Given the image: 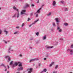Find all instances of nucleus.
Masks as SVG:
<instances>
[{
	"instance_id": "1",
	"label": "nucleus",
	"mask_w": 73,
	"mask_h": 73,
	"mask_svg": "<svg viewBox=\"0 0 73 73\" xmlns=\"http://www.w3.org/2000/svg\"><path fill=\"white\" fill-rule=\"evenodd\" d=\"M26 12V10H23L21 12V13L22 15H25V12Z\"/></svg>"
},
{
	"instance_id": "2",
	"label": "nucleus",
	"mask_w": 73,
	"mask_h": 73,
	"mask_svg": "<svg viewBox=\"0 0 73 73\" xmlns=\"http://www.w3.org/2000/svg\"><path fill=\"white\" fill-rule=\"evenodd\" d=\"M70 50V54L71 55H72L73 54V50H70V49H68V50Z\"/></svg>"
},
{
	"instance_id": "3",
	"label": "nucleus",
	"mask_w": 73,
	"mask_h": 73,
	"mask_svg": "<svg viewBox=\"0 0 73 73\" xmlns=\"http://www.w3.org/2000/svg\"><path fill=\"white\" fill-rule=\"evenodd\" d=\"M52 5L54 7H56V2L55 1H54L52 2Z\"/></svg>"
},
{
	"instance_id": "4",
	"label": "nucleus",
	"mask_w": 73,
	"mask_h": 73,
	"mask_svg": "<svg viewBox=\"0 0 73 73\" xmlns=\"http://www.w3.org/2000/svg\"><path fill=\"white\" fill-rule=\"evenodd\" d=\"M32 68H29L27 70L29 71V73H31L32 72Z\"/></svg>"
},
{
	"instance_id": "5",
	"label": "nucleus",
	"mask_w": 73,
	"mask_h": 73,
	"mask_svg": "<svg viewBox=\"0 0 73 73\" xmlns=\"http://www.w3.org/2000/svg\"><path fill=\"white\" fill-rule=\"evenodd\" d=\"M13 9H15V10H16V11H17L18 12H19V9H17V8H16V7H13Z\"/></svg>"
},
{
	"instance_id": "6",
	"label": "nucleus",
	"mask_w": 73,
	"mask_h": 73,
	"mask_svg": "<svg viewBox=\"0 0 73 73\" xmlns=\"http://www.w3.org/2000/svg\"><path fill=\"white\" fill-rule=\"evenodd\" d=\"M55 20H56V22H60V21L59 20V19H58V18H56L55 19Z\"/></svg>"
},
{
	"instance_id": "7",
	"label": "nucleus",
	"mask_w": 73,
	"mask_h": 73,
	"mask_svg": "<svg viewBox=\"0 0 73 73\" xmlns=\"http://www.w3.org/2000/svg\"><path fill=\"white\" fill-rule=\"evenodd\" d=\"M20 63V62H15L14 64L15 65H16V66H17V65L19 64V63Z\"/></svg>"
},
{
	"instance_id": "8",
	"label": "nucleus",
	"mask_w": 73,
	"mask_h": 73,
	"mask_svg": "<svg viewBox=\"0 0 73 73\" xmlns=\"http://www.w3.org/2000/svg\"><path fill=\"white\" fill-rule=\"evenodd\" d=\"M38 21V19L36 21H35V22L33 23H32V25H33V24H35L36 23V22H37Z\"/></svg>"
},
{
	"instance_id": "9",
	"label": "nucleus",
	"mask_w": 73,
	"mask_h": 73,
	"mask_svg": "<svg viewBox=\"0 0 73 73\" xmlns=\"http://www.w3.org/2000/svg\"><path fill=\"white\" fill-rule=\"evenodd\" d=\"M41 9V8H40L37 11V12H36V13H40V10Z\"/></svg>"
},
{
	"instance_id": "10",
	"label": "nucleus",
	"mask_w": 73,
	"mask_h": 73,
	"mask_svg": "<svg viewBox=\"0 0 73 73\" xmlns=\"http://www.w3.org/2000/svg\"><path fill=\"white\" fill-rule=\"evenodd\" d=\"M54 63L53 62H52L51 64L50 65V66L51 67L52 66V65H53L54 64Z\"/></svg>"
},
{
	"instance_id": "11",
	"label": "nucleus",
	"mask_w": 73,
	"mask_h": 73,
	"mask_svg": "<svg viewBox=\"0 0 73 73\" xmlns=\"http://www.w3.org/2000/svg\"><path fill=\"white\" fill-rule=\"evenodd\" d=\"M19 67L21 66H22V64H21V63L19 62Z\"/></svg>"
},
{
	"instance_id": "12",
	"label": "nucleus",
	"mask_w": 73,
	"mask_h": 73,
	"mask_svg": "<svg viewBox=\"0 0 73 73\" xmlns=\"http://www.w3.org/2000/svg\"><path fill=\"white\" fill-rule=\"evenodd\" d=\"M35 60H36V59H31L30 60L29 62H31V61H35Z\"/></svg>"
},
{
	"instance_id": "13",
	"label": "nucleus",
	"mask_w": 73,
	"mask_h": 73,
	"mask_svg": "<svg viewBox=\"0 0 73 73\" xmlns=\"http://www.w3.org/2000/svg\"><path fill=\"white\" fill-rule=\"evenodd\" d=\"M43 72H46V69H44V70L42 72H41L40 73H42Z\"/></svg>"
},
{
	"instance_id": "14",
	"label": "nucleus",
	"mask_w": 73,
	"mask_h": 73,
	"mask_svg": "<svg viewBox=\"0 0 73 73\" xmlns=\"http://www.w3.org/2000/svg\"><path fill=\"white\" fill-rule=\"evenodd\" d=\"M29 5L28 4H26L25 6V7H29Z\"/></svg>"
},
{
	"instance_id": "15",
	"label": "nucleus",
	"mask_w": 73,
	"mask_h": 73,
	"mask_svg": "<svg viewBox=\"0 0 73 73\" xmlns=\"http://www.w3.org/2000/svg\"><path fill=\"white\" fill-rule=\"evenodd\" d=\"M52 25L54 27H56V24H55V23H52Z\"/></svg>"
},
{
	"instance_id": "16",
	"label": "nucleus",
	"mask_w": 73,
	"mask_h": 73,
	"mask_svg": "<svg viewBox=\"0 0 73 73\" xmlns=\"http://www.w3.org/2000/svg\"><path fill=\"white\" fill-rule=\"evenodd\" d=\"M19 16H20V14H19V13L18 12L17 14V18L19 17Z\"/></svg>"
},
{
	"instance_id": "17",
	"label": "nucleus",
	"mask_w": 73,
	"mask_h": 73,
	"mask_svg": "<svg viewBox=\"0 0 73 73\" xmlns=\"http://www.w3.org/2000/svg\"><path fill=\"white\" fill-rule=\"evenodd\" d=\"M4 32H5L6 35L8 34V31H6V30L4 31Z\"/></svg>"
},
{
	"instance_id": "18",
	"label": "nucleus",
	"mask_w": 73,
	"mask_h": 73,
	"mask_svg": "<svg viewBox=\"0 0 73 73\" xmlns=\"http://www.w3.org/2000/svg\"><path fill=\"white\" fill-rule=\"evenodd\" d=\"M35 33L36 36H38V35H39V33L38 32L36 33Z\"/></svg>"
},
{
	"instance_id": "19",
	"label": "nucleus",
	"mask_w": 73,
	"mask_h": 73,
	"mask_svg": "<svg viewBox=\"0 0 73 73\" xmlns=\"http://www.w3.org/2000/svg\"><path fill=\"white\" fill-rule=\"evenodd\" d=\"M64 10L65 11H68V9L66 8H65Z\"/></svg>"
},
{
	"instance_id": "20",
	"label": "nucleus",
	"mask_w": 73,
	"mask_h": 73,
	"mask_svg": "<svg viewBox=\"0 0 73 73\" xmlns=\"http://www.w3.org/2000/svg\"><path fill=\"white\" fill-rule=\"evenodd\" d=\"M51 15V13H50L49 14H47V16H50Z\"/></svg>"
},
{
	"instance_id": "21",
	"label": "nucleus",
	"mask_w": 73,
	"mask_h": 73,
	"mask_svg": "<svg viewBox=\"0 0 73 73\" xmlns=\"http://www.w3.org/2000/svg\"><path fill=\"white\" fill-rule=\"evenodd\" d=\"M64 25H65V26H67V25H68V23H65L64 24Z\"/></svg>"
},
{
	"instance_id": "22",
	"label": "nucleus",
	"mask_w": 73,
	"mask_h": 73,
	"mask_svg": "<svg viewBox=\"0 0 73 73\" xmlns=\"http://www.w3.org/2000/svg\"><path fill=\"white\" fill-rule=\"evenodd\" d=\"M17 70L19 71H20L21 70V69L20 68H18V69H17Z\"/></svg>"
},
{
	"instance_id": "23",
	"label": "nucleus",
	"mask_w": 73,
	"mask_h": 73,
	"mask_svg": "<svg viewBox=\"0 0 73 73\" xmlns=\"http://www.w3.org/2000/svg\"><path fill=\"white\" fill-rule=\"evenodd\" d=\"M58 65H57L56 66L55 68V69H57V68H58Z\"/></svg>"
},
{
	"instance_id": "24",
	"label": "nucleus",
	"mask_w": 73,
	"mask_h": 73,
	"mask_svg": "<svg viewBox=\"0 0 73 73\" xmlns=\"http://www.w3.org/2000/svg\"><path fill=\"white\" fill-rule=\"evenodd\" d=\"M16 17V15L15 14L14 16H13V17Z\"/></svg>"
},
{
	"instance_id": "25",
	"label": "nucleus",
	"mask_w": 73,
	"mask_h": 73,
	"mask_svg": "<svg viewBox=\"0 0 73 73\" xmlns=\"http://www.w3.org/2000/svg\"><path fill=\"white\" fill-rule=\"evenodd\" d=\"M53 48V46H52L51 47H48L47 48Z\"/></svg>"
},
{
	"instance_id": "26",
	"label": "nucleus",
	"mask_w": 73,
	"mask_h": 73,
	"mask_svg": "<svg viewBox=\"0 0 73 73\" xmlns=\"http://www.w3.org/2000/svg\"><path fill=\"white\" fill-rule=\"evenodd\" d=\"M20 69H21V70H23V67H21Z\"/></svg>"
},
{
	"instance_id": "27",
	"label": "nucleus",
	"mask_w": 73,
	"mask_h": 73,
	"mask_svg": "<svg viewBox=\"0 0 73 73\" xmlns=\"http://www.w3.org/2000/svg\"><path fill=\"white\" fill-rule=\"evenodd\" d=\"M2 32V31L1 30H0V35H1V33Z\"/></svg>"
},
{
	"instance_id": "28",
	"label": "nucleus",
	"mask_w": 73,
	"mask_h": 73,
	"mask_svg": "<svg viewBox=\"0 0 73 73\" xmlns=\"http://www.w3.org/2000/svg\"><path fill=\"white\" fill-rule=\"evenodd\" d=\"M13 61H11V62H10V65H12V63H13Z\"/></svg>"
},
{
	"instance_id": "29",
	"label": "nucleus",
	"mask_w": 73,
	"mask_h": 73,
	"mask_svg": "<svg viewBox=\"0 0 73 73\" xmlns=\"http://www.w3.org/2000/svg\"><path fill=\"white\" fill-rule=\"evenodd\" d=\"M58 29H60V27H58L57 28V30H58Z\"/></svg>"
},
{
	"instance_id": "30",
	"label": "nucleus",
	"mask_w": 73,
	"mask_h": 73,
	"mask_svg": "<svg viewBox=\"0 0 73 73\" xmlns=\"http://www.w3.org/2000/svg\"><path fill=\"white\" fill-rule=\"evenodd\" d=\"M58 31L59 32H61V31H62V30L61 29H59V30Z\"/></svg>"
},
{
	"instance_id": "31",
	"label": "nucleus",
	"mask_w": 73,
	"mask_h": 73,
	"mask_svg": "<svg viewBox=\"0 0 73 73\" xmlns=\"http://www.w3.org/2000/svg\"><path fill=\"white\" fill-rule=\"evenodd\" d=\"M44 40H45V39H46V36H44Z\"/></svg>"
},
{
	"instance_id": "32",
	"label": "nucleus",
	"mask_w": 73,
	"mask_h": 73,
	"mask_svg": "<svg viewBox=\"0 0 73 73\" xmlns=\"http://www.w3.org/2000/svg\"><path fill=\"white\" fill-rule=\"evenodd\" d=\"M38 17V14L36 15V17Z\"/></svg>"
},
{
	"instance_id": "33",
	"label": "nucleus",
	"mask_w": 73,
	"mask_h": 73,
	"mask_svg": "<svg viewBox=\"0 0 73 73\" xmlns=\"http://www.w3.org/2000/svg\"><path fill=\"white\" fill-rule=\"evenodd\" d=\"M71 48H73V44H72L71 46Z\"/></svg>"
},
{
	"instance_id": "34",
	"label": "nucleus",
	"mask_w": 73,
	"mask_h": 73,
	"mask_svg": "<svg viewBox=\"0 0 73 73\" xmlns=\"http://www.w3.org/2000/svg\"><path fill=\"white\" fill-rule=\"evenodd\" d=\"M8 60L9 61H11V58H9L8 59Z\"/></svg>"
},
{
	"instance_id": "35",
	"label": "nucleus",
	"mask_w": 73,
	"mask_h": 73,
	"mask_svg": "<svg viewBox=\"0 0 73 73\" xmlns=\"http://www.w3.org/2000/svg\"><path fill=\"white\" fill-rule=\"evenodd\" d=\"M57 73V71L55 72V71H54L53 72V73Z\"/></svg>"
},
{
	"instance_id": "36",
	"label": "nucleus",
	"mask_w": 73,
	"mask_h": 73,
	"mask_svg": "<svg viewBox=\"0 0 73 73\" xmlns=\"http://www.w3.org/2000/svg\"><path fill=\"white\" fill-rule=\"evenodd\" d=\"M17 32H16L14 33V34L15 35V34H17Z\"/></svg>"
},
{
	"instance_id": "37",
	"label": "nucleus",
	"mask_w": 73,
	"mask_h": 73,
	"mask_svg": "<svg viewBox=\"0 0 73 73\" xmlns=\"http://www.w3.org/2000/svg\"><path fill=\"white\" fill-rule=\"evenodd\" d=\"M30 15L31 16H32L33 15V13H31L30 14Z\"/></svg>"
},
{
	"instance_id": "38",
	"label": "nucleus",
	"mask_w": 73,
	"mask_h": 73,
	"mask_svg": "<svg viewBox=\"0 0 73 73\" xmlns=\"http://www.w3.org/2000/svg\"><path fill=\"white\" fill-rule=\"evenodd\" d=\"M19 27H16V28H17V29H19Z\"/></svg>"
},
{
	"instance_id": "39",
	"label": "nucleus",
	"mask_w": 73,
	"mask_h": 73,
	"mask_svg": "<svg viewBox=\"0 0 73 73\" xmlns=\"http://www.w3.org/2000/svg\"><path fill=\"white\" fill-rule=\"evenodd\" d=\"M29 20H30V19L29 18H28V21H29Z\"/></svg>"
},
{
	"instance_id": "40",
	"label": "nucleus",
	"mask_w": 73,
	"mask_h": 73,
	"mask_svg": "<svg viewBox=\"0 0 73 73\" xmlns=\"http://www.w3.org/2000/svg\"><path fill=\"white\" fill-rule=\"evenodd\" d=\"M24 25V23H23L22 25V27H23Z\"/></svg>"
},
{
	"instance_id": "41",
	"label": "nucleus",
	"mask_w": 73,
	"mask_h": 73,
	"mask_svg": "<svg viewBox=\"0 0 73 73\" xmlns=\"http://www.w3.org/2000/svg\"><path fill=\"white\" fill-rule=\"evenodd\" d=\"M32 7H34L35 6V5L33 4L31 5Z\"/></svg>"
},
{
	"instance_id": "42",
	"label": "nucleus",
	"mask_w": 73,
	"mask_h": 73,
	"mask_svg": "<svg viewBox=\"0 0 73 73\" xmlns=\"http://www.w3.org/2000/svg\"><path fill=\"white\" fill-rule=\"evenodd\" d=\"M61 3H64V1H61Z\"/></svg>"
},
{
	"instance_id": "43",
	"label": "nucleus",
	"mask_w": 73,
	"mask_h": 73,
	"mask_svg": "<svg viewBox=\"0 0 73 73\" xmlns=\"http://www.w3.org/2000/svg\"><path fill=\"white\" fill-rule=\"evenodd\" d=\"M46 58H44V60H46Z\"/></svg>"
},
{
	"instance_id": "44",
	"label": "nucleus",
	"mask_w": 73,
	"mask_h": 73,
	"mask_svg": "<svg viewBox=\"0 0 73 73\" xmlns=\"http://www.w3.org/2000/svg\"><path fill=\"white\" fill-rule=\"evenodd\" d=\"M39 3V1H38L37 2V3Z\"/></svg>"
},
{
	"instance_id": "45",
	"label": "nucleus",
	"mask_w": 73,
	"mask_h": 73,
	"mask_svg": "<svg viewBox=\"0 0 73 73\" xmlns=\"http://www.w3.org/2000/svg\"><path fill=\"white\" fill-rule=\"evenodd\" d=\"M32 24L31 25H30L29 26V27H31V26H32Z\"/></svg>"
},
{
	"instance_id": "46",
	"label": "nucleus",
	"mask_w": 73,
	"mask_h": 73,
	"mask_svg": "<svg viewBox=\"0 0 73 73\" xmlns=\"http://www.w3.org/2000/svg\"><path fill=\"white\" fill-rule=\"evenodd\" d=\"M20 56L21 57V56H22V55H21V54H20Z\"/></svg>"
},
{
	"instance_id": "47",
	"label": "nucleus",
	"mask_w": 73,
	"mask_h": 73,
	"mask_svg": "<svg viewBox=\"0 0 73 73\" xmlns=\"http://www.w3.org/2000/svg\"><path fill=\"white\" fill-rule=\"evenodd\" d=\"M40 65H41V64H39V66H40Z\"/></svg>"
},
{
	"instance_id": "48",
	"label": "nucleus",
	"mask_w": 73,
	"mask_h": 73,
	"mask_svg": "<svg viewBox=\"0 0 73 73\" xmlns=\"http://www.w3.org/2000/svg\"><path fill=\"white\" fill-rule=\"evenodd\" d=\"M5 44H7V42H5Z\"/></svg>"
},
{
	"instance_id": "49",
	"label": "nucleus",
	"mask_w": 73,
	"mask_h": 73,
	"mask_svg": "<svg viewBox=\"0 0 73 73\" xmlns=\"http://www.w3.org/2000/svg\"><path fill=\"white\" fill-rule=\"evenodd\" d=\"M8 57V56H6V58H7V57Z\"/></svg>"
},
{
	"instance_id": "50",
	"label": "nucleus",
	"mask_w": 73,
	"mask_h": 73,
	"mask_svg": "<svg viewBox=\"0 0 73 73\" xmlns=\"http://www.w3.org/2000/svg\"><path fill=\"white\" fill-rule=\"evenodd\" d=\"M10 49H11V48H9V50H10Z\"/></svg>"
},
{
	"instance_id": "51",
	"label": "nucleus",
	"mask_w": 73,
	"mask_h": 73,
	"mask_svg": "<svg viewBox=\"0 0 73 73\" xmlns=\"http://www.w3.org/2000/svg\"><path fill=\"white\" fill-rule=\"evenodd\" d=\"M9 67L8 66V69H9Z\"/></svg>"
},
{
	"instance_id": "52",
	"label": "nucleus",
	"mask_w": 73,
	"mask_h": 73,
	"mask_svg": "<svg viewBox=\"0 0 73 73\" xmlns=\"http://www.w3.org/2000/svg\"><path fill=\"white\" fill-rule=\"evenodd\" d=\"M7 73H9V71H7Z\"/></svg>"
},
{
	"instance_id": "53",
	"label": "nucleus",
	"mask_w": 73,
	"mask_h": 73,
	"mask_svg": "<svg viewBox=\"0 0 73 73\" xmlns=\"http://www.w3.org/2000/svg\"><path fill=\"white\" fill-rule=\"evenodd\" d=\"M17 73H20V72H17Z\"/></svg>"
},
{
	"instance_id": "54",
	"label": "nucleus",
	"mask_w": 73,
	"mask_h": 73,
	"mask_svg": "<svg viewBox=\"0 0 73 73\" xmlns=\"http://www.w3.org/2000/svg\"><path fill=\"white\" fill-rule=\"evenodd\" d=\"M44 5H42V7H43V6H44Z\"/></svg>"
},
{
	"instance_id": "55",
	"label": "nucleus",
	"mask_w": 73,
	"mask_h": 73,
	"mask_svg": "<svg viewBox=\"0 0 73 73\" xmlns=\"http://www.w3.org/2000/svg\"><path fill=\"white\" fill-rule=\"evenodd\" d=\"M4 67L5 68H6V67L5 66H4Z\"/></svg>"
},
{
	"instance_id": "56",
	"label": "nucleus",
	"mask_w": 73,
	"mask_h": 73,
	"mask_svg": "<svg viewBox=\"0 0 73 73\" xmlns=\"http://www.w3.org/2000/svg\"><path fill=\"white\" fill-rule=\"evenodd\" d=\"M1 9V8L0 7V10Z\"/></svg>"
},
{
	"instance_id": "57",
	"label": "nucleus",
	"mask_w": 73,
	"mask_h": 73,
	"mask_svg": "<svg viewBox=\"0 0 73 73\" xmlns=\"http://www.w3.org/2000/svg\"><path fill=\"white\" fill-rule=\"evenodd\" d=\"M35 15H36V13H35Z\"/></svg>"
},
{
	"instance_id": "58",
	"label": "nucleus",
	"mask_w": 73,
	"mask_h": 73,
	"mask_svg": "<svg viewBox=\"0 0 73 73\" xmlns=\"http://www.w3.org/2000/svg\"><path fill=\"white\" fill-rule=\"evenodd\" d=\"M37 60H38V59H37Z\"/></svg>"
},
{
	"instance_id": "59",
	"label": "nucleus",
	"mask_w": 73,
	"mask_h": 73,
	"mask_svg": "<svg viewBox=\"0 0 73 73\" xmlns=\"http://www.w3.org/2000/svg\"><path fill=\"white\" fill-rule=\"evenodd\" d=\"M11 51H13V50H12Z\"/></svg>"
},
{
	"instance_id": "60",
	"label": "nucleus",
	"mask_w": 73,
	"mask_h": 73,
	"mask_svg": "<svg viewBox=\"0 0 73 73\" xmlns=\"http://www.w3.org/2000/svg\"><path fill=\"white\" fill-rule=\"evenodd\" d=\"M58 24H57V25H58Z\"/></svg>"
}]
</instances>
